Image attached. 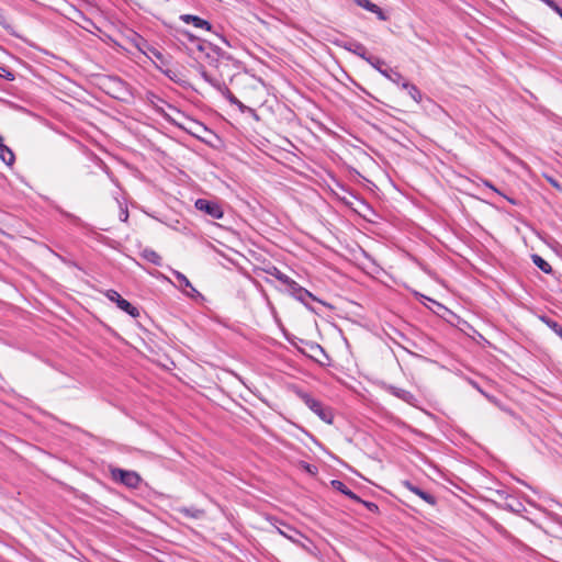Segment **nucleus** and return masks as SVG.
Instances as JSON below:
<instances>
[{"instance_id": "31", "label": "nucleus", "mask_w": 562, "mask_h": 562, "mask_svg": "<svg viewBox=\"0 0 562 562\" xmlns=\"http://www.w3.org/2000/svg\"><path fill=\"white\" fill-rule=\"evenodd\" d=\"M120 218L123 222H126L128 218V211L127 209L120 207Z\"/></svg>"}, {"instance_id": "21", "label": "nucleus", "mask_w": 562, "mask_h": 562, "mask_svg": "<svg viewBox=\"0 0 562 562\" xmlns=\"http://www.w3.org/2000/svg\"><path fill=\"white\" fill-rule=\"evenodd\" d=\"M532 261L544 273H551L552 272L551 266L541 256L533 255L532 256Z\"/></svg>"}, {"instance_id": "32", "label": "nucleus", "mask_w": 562, "mask_h": 562, "mask_svg": "<svg viewBox=\"0 0 562 562\" xmlns=\"http://www.w3.org/2000/svg\"><path fill=\"white\" fill-rule=\"evenodd\" d=\"M391 70L392 69L379 68L380 74L383 75L385 78H391Z\"/></svg>"}, {"instance_id": "5", "label": "nucleus", "mask_w": 562, "mask_h": 562, "mask_svg": "<svg viewBox=\"0 0 562 562\" xmlns=\"http://www.w3.org/2000/svg\"><path fill=\"white\" fill-rule=\"evenodd\" d=\"M106 296L110 301L115 302L117 304V307L126 312L128 315L133 317H137L139 315V311L135 306H133L128 301L123 299L116 291L109 290Z\"/></svg>"}, {"instance_id": "11", "label": "nucleus", "mask_w": 562, "mask_h": 562, "mask_svg": "<svg viewBox=\"0 0 562 562\" xmlns=\"http://www.w3.org/2000/svg\"><path fill=\"white\" fill-rule=\"evenodd\" d=\"M126 38L130 40V44L132 46H134L137 50H139V52H142V53H144L146 55H147V50H148L158 60H160V61L164 60V56H162V54L158 49H156L154 47H148L146 44L136 43L134 41V38H132V37H126Z\"/></svg>"}, {"instance_id": "28", "label": "nucleus", "mask_w": 562, "mask_h": 562, "mask_svg": "<svg viewBox=\"0 0 562 562\" xmlns=\"http://www.w3.org/2000/svg\"><path fill=\"white\" fill-rule=\"evenodd\" d=\"M0 77L5 78L8 80H13V74L7 67H0Z\"/></svg>"}, {"instance_id": "7", "label": "nucleus", "mask_w": 562, "mask_h": 562, "mask_svg": "<svg viewBox=\"0 0 562 562\" xmlns=\"http://www.w3.org/2000/svg\"><path fill=\"white\" fill-rule=\"evenodd\" d=\"M281 526L283 527V529L280 527L277 528L280 535H282L286 539L291 540L292 542L304 547V544L301 542V539H306L304 535H302L295 528L286 525L285 522H281Z\"/></svg>"}, {"instance_id": "20", "label": "nucleus", "mask_w": 562, "mask_h": 562, "mask_svg": "<svg viewBox=\"0 0 562 562\" xmlns=\"http://www.w3.org/2000/svg\"><path fill=\"white\" fill-rule=\"evenodd\" d=\"M179 513L183 514L187 517H191L194 519H199L204 516V510L199 508H188L181 507L178 509Z\"/></svg>"}, {"instance_id": "34", "label": "nucleus", "mask_w": 562, "mask_h": 562, "mask_svg": "<svg viewBox=\"0 0 562 562\" xmlns=\"http://www.w3.org/2000/svg\"><path fill=\"white\" fill-rule=\"evenodd\" d=\"M109 40H111L114 45H117V46L122 47L123 49L127 50L128 53H132L130 48L123 46L121 43L116 42L113 37H109Z\"/></svg>"}, {"instance_id": "39", "label": "nucleus", "mask_w": 562, "mask_h": 562, "mask_svg": "<svg viewBox=\"0 0 562 562\" xmlns=\"http://www.w3.org/2000/svg\"><path fill=\"white\" fill-rule=\"evenodd\" d=\"M561 19H562V16H561Z\"/></svg>"}, {"instance_id": "27", "label": "nucleus", "mask_w": 562, "mask_h": 562, "mask_svg": "<svg viewBox=\"0 0 562 562\" xmlns=\"http://www.w3.org/2000/svg\"><path fill=\"white\" fill-rule=\"evenodd\" d=\"M389 80H391L392 82L396 83V85H401L402 86V82L405 81L403 79V76L397 72V71H394V70H391V78H387Z\"/></svg>"}, {"instance_id": "24", "label": "nucleus", "mask_w": 562, "mask_h": 562, "mask_svg": "<svg viewBox=\"0 0 562 562\" xmlns=\"http://www.w3.org/2000/svg\"><path fill=\"white\" fill-rule=\"evenodd\" d=\"M273 276L281 281L283 284H285L288 288L291 285V283L294 281L291 278H289L286 274L282 273L280 270L274 268Z\"/></svg>"}, {"instance_id": "37", "label": "nucleus", "mask_w": 562, "mask_h": 562, "mask_svg": "<svg viewBox=\"0 0 562 562\" xmlns=\"http://www.w3.org/2000/svg\"><path fill=\"white\" fill-rule=\"evenodd\" d=\"M194 125L199 128V130H206V127L202 124H199V123H194Z\"/></svg>"}, {"instance_id": "4", "label": "nucleus", "mask_w": 562, "mask_h": 562, "mask_svg": "<svg viewBox=\"0 0 562 562\" xmlns=\"http://www.w3.org/2000/svg\"><path fill=\"white\" fill-rule=\"evenodd\" d=\"M112 476L128 487H137L140 483V476L133 471L114 469L112 470Z\"/></svg>"}, {"instance_id": "38", "label": "nucleus", "mask_w": 562, "mask_h": 562, "mask_svg": "<svg viewBox=\"0 0 562 562\" xmlns=\"http://www.w3.org/2000/svg\"><path fill=\"white\" fill-rule=\"evenodd\" d=\"M115 85H119V86H123L122 81L117 80V81H114Z\"/></svg>"}, {"instance_id": "25", "label": "nucleus", "mask_w": 562, "mask_h": 562, "mask_svg": "<svg viewBox=\"0 0 562 562\" xmlns=\"http://www.w3.org/2000/svg\"><path fill=\"white\" fill-rule=\"evenodd\" d=\"M165 74L171 79L173 80L175 82H181L182 81V75L180 71L176 70V69H166L165 70Z\"/></svg>"}, {"instance_id": "6", "label": "nucleus", "mask_w": 562, "mask_h": 562, "mask_svg": "<svg viewBox=\"0 0 562 562\" xmlns=\"http://www.w3.org/2000/svg\"><path fill=\"white\" fill-rule=\"evenodd\" d=\"M335 44L352 52L353 54L360 56L361 58L363 59H367L368 55H367V48L358 43V42H355V41H345L344 38L340 40V38H336V41L334 42Z\"/></svg>"}, {"instance_id": "22", "label": "nucleus", "mask_w": 562, "mask_h": 562, "mask_svg": "<svg viewBox=\"0 0 562 562\" xmlns=\"http://www.w3.org/2000/svg\"><path fill=\"white\" fill-rule=\"evenodd\" d=\"M541 321L562 339V326L559 323L546 316Z\"/></svg>"}, {"instance_id": "14", "label": "nucleus", "mask_w": 562, "mask_h": 562, "mask_svg": "<svg viewBox=\"0 0 562 562\" xmlns=\"http://www.w3.org/2000/svg\"><path fill=\"white\" fill-rule=\"evenodd\" d=\"M331 485L335 490L341 492L349 498H351L356 502H360V497L357 496L353 492H351L341 481L334 480V481H331Z\"/></svg>"}, {"instance_id": "30", "label": "nucleus", "mask_w": 562, "mask_h": 562, "mask_svg": "<svg viewBox=\"0 0 562 562\" xmlns=\"http://www.w3.org/2000/svg\"><path fill=\"white\" fill-rule=\"evenodd\" d=\"M372 13H374L380 21H385L387 19L384 11L379 5L378 9H374V11H372Z\"/></svg>"}, {"instance_id": "2", "label": "nucleus", "mask_w": 562, "mask_h": 562, "mask_svg": "<svg viewBox=\"0 0 562 562\" xmlns=\"http://www.w3.org/2000/svg\"><path fill=\"white\" fill-rule=\"evenodd\" d=\"M300 397L304 402V404L311 411H313L322 420H324L327 424H333L334 414L329 407L323 406V404L319 401L313 398L307 393H302Z\"/></svg>"}, {"instance_id": "33", "label": "nucleus", "mask_w": 562, "mask_h": 562, "mask_svg": "<svg viewBox=\"0 0 562 562\" xmlns=\"http://www.w3.org/2000/svg\"><path fill=\"white\" fill-rule=\"evenodd\" d=\"M391 70L392 69L379 68L380 74L383 75L385 78H391Z\"/></svg>"}, {"instance_id": "9", "label": "nucleus", "mask_w": 562, "mask_h": 562, "mask_svg": "<svg viewBox=\"0 0 562 562\" xmlns=\"http://www.w3.org/2000/svg\"><path fill=\"white\" fill-rule=\"evenodd\" d=\"M402 484H403L404 487H406L408 491H411L412 493H414L417 496H419L422 499H424L429 505L434 506L436 504V497L434 495H431V494L423 491L422 488L415 486L409 481H404Z\"/></svg>"}, {"instance_id": "26", "label": "nucleus", "mask_w": 562, "mask_h": 562, "mask_svg": "<svg viewBox=\"0 0 562 562\" xmlns=\"http://www.w3.org/2000/svg\"><path fill=\"white\" fill-rule=\"evenodd\" d=\"M372 67H374L376 70H379V68H383L382 66L385 64L383 60H381L380 58H376V57H373V56H368L367 59H366Z\"/></svg>"}, {"instance_id": "29", "label": "nucleus", "mask_w": 562, "mask_h": 562, "mask_svg": "<svg viewBox=\"0 0 562 562\" xmlns=\"http://www.w3.org/2000/svg\"><path fill=\"white\" fill-rule=\"evenodd\" d=\"M359 503H362L370 512H378L379 510V507L376 504L372 503V502H366V501H362L360 498V502Z\"/></svg>"}, {"instance_id": "13", "label": "nucleus", "mask_w": 562, "mask_h": 562, "mask_svg": "<svg viewBox=\"0 0 562 562\" xmlns=\"http://www.w3.org/2000/svg\"><path fill=\"white\" fill-rule=\"evenodd\" d=\"M217 91H220L231 104L237 105L240 110L245 109V105L231 92L225 83H223Z\"/></svg>"}, {"instance_id": "3", "label": "nucleus", "mask_w": 562, "mask_h": 562, "mask_svg": "<svg viewBox=\"0 0 562 562\" xmlns=\"http://www.w3.org/2000/svg\"><path fill=\"white\" fill-rule=\"evenodd\" d=\"M195 207L213 218H221L223 216V210L221 205L215 201L198 199L195 201Z\"/></svg>"}, {"instance_id": "23", "label": "nucleus", "mask_w": 562, "mask_h": 562, "mask_svg": "<svg viewBox=\"0 0 562 562\" xmlns=\"http://www.w3.org/2000/svg\"><path fill=\"white\" fill-rule=\"evenodd\" d=\"M359 7L363 8L364 10L372 12L374 9H378V5L370 0H353Z\"/></svg>"}, {"instance_id": "1", "label": "nucleus", "mask_w": 562, "mask_h": 562, "mask_svg": "<svg viewBox=\"0 0 562 562\" xmlns=\"http://www.w3.org/2000/svg\"><path fill=\"white\" fill-rule=\"evenodd\" d=\"M220 44H214L203 37H183L180 41L181 46L196 61H209L211 65L217 63L221 58L232 59V55L226 48L232 47L227 37H218Z\"/></svg>"}, {"instance_id": "15", "label": "nucleus", "mask_w": 562, "mask_h": 562, "mask_svg": "<svg viewBox=\"0 0 562 562\" xmlns=\"http://www.w3.org/2000/svg\"><path fill=\"white\" fill-rule=\"evenodd\" d=\"M200 75L207 83H210L216 90H218L221 86L224 83L220 78L212 76L203 67H200Z\"/></svg>"}, {"instance_id": "18", "label": "nucleus", "mask_w": 562, "mask_h": 562, "mask_svg": "<svg viewBox=\"0 0 562 562\" xmlns=\"http://www.w3.org/2000/svg\"><path fill=\"white\" fill-rule=\"evenodd\" d=\"M173 273H175L177 280L180 283V286L183 289L186 294H188L190 296L193 295L192 293L186 291L187 288L191 289L192 292L196 293V290L192 286L191 282L188 280V278L184 274H182L179 271H175Z\"/></svg>"}, {"instance_id": "17", "label": "nucleus", "mask_w": 562, "mask_h": 562, "mask_svg": "<svg viewBox=\"0 0 562 562\" xmlns=\"http://www.w3.org/2000/svg\"><path fill=\"white\" fill-rule=\"evenodd\" d=\"M140 256L143 259L156 265V266H160L161 265V257L153 249H144L142 252H140Z\"/></svg>"}, {"instance_id": "10", "label": "nucleus", "mask_w": 562, "mask_h": 562, "mask_svg": "<svg viewBox=\"0 0 562 562\" xmlns=\"http://www.w3.org/2000/svg\"><path fill=\"white\" fill-rule=\"evenodd\" d=\"M289 290L290 292L292 293V295L301 301V302H305L306 297H312V299H315L313 296V294L307 291L306 289L302 288L297 282L293 281L291 283V285L289 286Z\"/></svg>"}, {"instance_id": "12", "label": "nucleus", "mask_w": 562, "mask_h": 562, "mask_svg": "<svg viewBox=\"0 0 562 562\" xmlns=\"http://www.w3.org/2000/svg\"><path fill=\"white\" fill-rule=\"evenodd\" d=\"M402 88L407 90V93L415 102H417V103L422 102L423 94H422L420 90L415 85H412L408 81H403Z\"/></svg>"}, {"instance_id": "36", "label": "nucleus", "mask_w": 562, "mask_h": 562, "mask_svg": "<svg viewBox=\"0 0 562 562\" xmlns=\"http://www.w3.org/2000/svg\"><path fill=\"white\" fill-rule=\"evenodd\" d=\"M395 394H396V396L404 398V395H407L408 393L406 391H401V392H396Z\"/></svg>"}, {"instance_id": "8", "label": "nucleus", "mask_w": 562, "mask_h": 562, "mask_svg": "<svg viewBox=\"0 0 562 562\" xmlns=\"http://www.w3.org/2000/svg\"><path fill=\"white\" fill-rule=\"evenodd\" d=\"M180 19L187 24L191 23L196 29H202V30H205L206 32H212L211 23L204 19L196 16V15L183 14L180 16Z\"/></svg>"}, {"instance_id": "16", "label": "nucleus", "mask_w": 562, "mask_h": 562, "mask_svg": "<svg viewBox=\"0 0 562 562\" xmlns=\"http://www.w3.org/2000/svg\"><path fill=\"white\" fill-rule=\"evenodd\" d=\"M200 75L207 83H210L216 90H218L221 86L224 83L220 78L212 76L203 67H200Z\"/></svg>"}, {"instance_id": "35", "label": "nucleus", "mask_w": 562, "mask_h": 562, "mask_svg": "<svg viewBox=\"0 0 562 562\" xmlns=\"http://www.w3.org/2000/svg\"><path fill=\"white\" fill-rule=\"evenodd\" d=\"M548 180H549V182H550L553 187H555V188H557V189H559V190H562V188H561V186L559 184V182H558V181H555V180H554V179H552V178H548Z\"/></svg>"}, {"instance_id": "19", "label": "nucleus", "mask_w": 562, "mask_h": 562, "mask_svg": "<svg viewBox=\"0 0 562 562\" xmlns=\"http://www.w3.org/2000/svg\"><path fill=\"white\" fill-rule=\"evenodd\" d=\"M0 158L3 162H5L9 166L14 162V154L9 147L3 145L2 143H0Z\"/></svg>"}]
</instances>
